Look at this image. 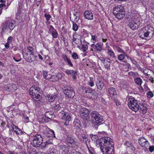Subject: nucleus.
Listing matches in <instances>:
<instances>
[{"mask_svg":"<svg viewBox=\"0 0 154 154\" xmlns=\"http://www.w3.org/2000/svg\"><path fill=\"white\" fill-rule=\"evenodd\" d=\"M112 143V139L109 137H104L100 139L99 145L103 154L114 153Z\"/></svg>","mask_w":154,"mask_h":154,"instance_id":"f257e3e1","label":"nucleus"},{"mask_svg":"<svg viewBox=\"0 0 154 154\" xmlns=\"http://www.w3.org/2000/svg\"><path fill=\"white\" fill-rule=\"evenodd\" d=\"M153 27L148 25L144 27L139 31L138 35L142 39L149 40L152 37L154 34Z\"/></svg>","mask_w":154,"mask_h":154,"instance_id":"f03ea898","label":"nucleus"},{"mask_svg":"<svg viewBox=\"0 0 154 154\" xmlns=\"http://www.w3.org/2000/svg\"><path fill=\"white\" fill-rule=\"evenodd\" d=\"M80 135L81 137L80 139L81 141L86 145L89 154H96L94 148L90 146V145H88L90 141L88 138V136L86 134L81 133Z\"/></svg>","mask_w":154,"mask_h":154,"instance_id":"7ed1b4c3","label":"nucleus"},{"mask_svg":"<svg viewBox=\"0 0 154 154\" xmlns=\"http://www.w3.org/2000/svg\"><path fill=\"white\" fill-rule=\"evenodd\" d=\"M14 25V21L13 20H10L5 21L2 28V32H4L7 31L8 29L11 30H13L15 27Z\"/></svg>","mask_w":154,"mask_h":154,"instance_id":"20e7f679","label":"nucleus"},{"mask_svg":"<svg viewBox=\"0 0 154 154\" xmlns=\"http://www.w3.org/2000/svg\"><path fill=\"white\" fill-rule=\"evenodd\" d=\"M43 140V138L41 135L37 134L33 137L31 143L34 146L38 147L42 143Z\"/></svg>","mask_w":154,"mask_h":154,"instance_id":"39448f33","label":"nucleus"},{"mask_svg":"<svg viewBox=\"0 0 154 154\" xmlns=\"http://www.w3.org/2000/svg\"><path fill=\"white\" fill-rule=\"evenodd\" d=\"M99 60L103 63L105 68L107 70L110 69V60L109 58H105L102 57H99Z\"/></svg>","mask_w":154,"mask_h":154,"instance_id":"423d86ee","label":"nucleus"},{"mask_svg":"<svg viewBox=\"0 0 154 154\" xmlns=\"http://www.w3.org/2000/svg\"><path fill=\"white\" fill-rule=\"evenodd\" d=\"M137 111L143 114H145L147 112V110L146 107L145 106L142 105H139L137 104V103H135V112Z\"/></svg>","mask_w":154,"mask_h":154,"instance_id":"0eeeda50","label":"nucleus"},{"mask_svg":"<svg viewBox=\"0 0 154 154\" xmlns=\"http://www.w3.org/2000/svg\"><path fill=\"white\" fill-rule=\"evenodd\" d=\"M139 144L142 147L146 149H148L149 146L148 141L144 137H140L138 139Z\"/></svg>","mask_w":154,"mask_h":154,"instance_id":"6e6552de","label":"nucleus"},{"mask_svg":"<svg viewBox=\"0 0 154 154\" xmlns=\"http://www.w3.org/2000/svg\"><path fill=\"white\" fill-rule=\"evenodd\" d=\"M92 123L95 125H100L103 121L102 116H92Z\"/></svg>","mask_w":154,"mask_h":154,"instance_id":"1a4fd4ad","label":"nucleus"},{"mask_svg":"<svg viewBox=\"0 0 154 154\" xmlns=\"http://www.w3.org/2000/svg\"><path fill=\"white\" fill-rule=\"evenodd\" d=\"M41 90L38 86H33L30 88L29 90L30 96L36 94L38 92L41 93Z\"/></svg>","mask_w":154,"mask_h":154,"instance_id":"9d476101","label":"nucleus"},{"mask_svg":"<svg viewBox=\"0 0 154 154\" xmlns=\"http://www.w3.org/2000/svg\"><path fill=\"white\" fill-rule=\"evenodd\" d=\"M64 93L66 96L69 97H73L75 96V93L72 88H68L64 91Z\"/></svg>","mask_w":154,"mask_h":154,"instance_id":"9b49d317","label":"nucleus"},{"mask_svg":"<svg viewBox=\"0 0 154 154\" xmlns=\"http://www.w3.org/2000/svg\"><path fill=\"white\" fill-rule=\"evenodd\" d=\"M52 118V117L50 118L46 116H38L37 120L39 122L44 123L49 122Z\"/></svg>","mask_w":154,"mask_h":154,"instance_id":"f8f14e48","label":"nucleus"},{"mask_svg":"<svg viewBox=\"0 0 154 154\" xmlns=\"http://www.w3.org/2000/svg\"><path fill=\"white\" fill-rule=\"evenodd\" d=\"M67 75H71L72 76V79L74 80L76 79V75L78 73L77 71L76 70H69L66 69L64 72Z\"/></svg>","mask_w":154,"mask_h":154,"instance_id":"ddd939ff","label":"nucleus"},{"mask_svg":"<svg viewBox=\"0 0 154 154\" xmlns=\"http://www.w3.org/2000/svg\"><path fill=\"white\" fill-rule=\"evenodd\" d=\"M134 103V98L132 96H130L128 100V105L129 108L133 111H134L135 109Z\"/></svg>","mask_w":154,"mask_h":154,"instance_id":"4468645a","label":"nucleus"},{"mask_svg":"<svg viewBox=\"0 0 154 154\" xmlns=\"http://www.w3.org/2000/svg\"><path fill=\"white\" fill-rule=\"evenodd\" d=\"M23 55L24 57H25V58L27 61L29 62H31L34 61L35 59V56L33 53L29 55L28 56V54L26 53H23Z\"/></svg>","mask_w":154,"mask_h":154,"instance_id":"2eb2a0df","label":"nucleus"},{"mask_svg":"<svg viewBox=\"0 0 154 154\" xmlns=\"http://www.w3.org/2000/svg\"><path fill=\"white\" fill-rule=\"evenodd\" d=\"M124 8L123 6L121 5L116 6L113 9V13L114 15H116V14L120 12Z\"/></svg>","mask_w":154,"mask_h":154,"instance_id":"dca6fc26","label":"nucleus"},{"mask_svg":"<svg viewBox=\"0 0 154 154\" xmlns=\"http://www.w3.org/2000/svg\"><path fill=\"white\" fill-rule=\"evenodd\" d=\"M86 91H88L89 93L91 95V99L92 100H95L97 98V94L95 91L89 89H87Z\"/></svg>","mask_w":154,"mask_h":154,"instance_id":"f3484780","label":"nucleus"},{"mask_svg":"<svg viewBox=\"0 0 154 154\" xmlns=\"http://www.w3.org/2000/svg\"><path fill=\"white\" fill-rule=\"evenodd\" d=\"M125 11L124 8L123 10L120 11V12L116 14V15H114L116 18L119 20L122 19L125 16Z\"/></svg>","mask_w":154,"mask_h":154,"instance_id":"a211bd4d","label":"nucleus"},{"mask_svg":"<svg viewBox=\"0 0 154 154\" xmlns=\"http://www.w3.org/2000/svg\"><path fill=\"white\" fill-rule=\"evenodd\" d=\"M84 15L85 18L88 20H92L93 19V15L91 11H85Z\"/></svg>","mask_w":154,"mask_h":154,"instance_id":"6ab92c4d","label":"nucleus"},{"mask_svg":"<svg viewBox=\"0 0 154 154\" xmlns=\"http://www.w3.org/2000/svg\"><path fill=\"white\" fill-rule=\"evenodd\" d=\"M79 13L76 12L75 14H74L73 15L70 17V19L72 22H77L79 19Z\"/></svg>","mask_w":154,"mask_h":154,"instance_id":"aec40b11","label":"nucleus"},{"mask_svg":"<svg viewBox=\"0 0 154 154\" xmlns=\"http://www.w3.org/2000/svg\"><path fill=\"white\" fill-rule=\"evenodd\" d=\"M108 91L109 94H110V95L113 98L114 96L116 95L117 94V93L116 91V90L113 87H110L108 89Z\"/></svg>","mask_w":154,"mask_h":154,"instance_id":"412c9836","label":"nucleus"},{"mask_svg":"<svg viewBox=\"0 0 154 154\" xmlns=\"http://www.w3.org/2000/svg\"><path fill=\"white\" fill-rule=\"evenodd\" d=\"M91 46L97 51H100L102 50V47L99 43H97L96 45L93 44L91 45Z\"/></svg>","mask_w":154,"mask_h":154,"instance_id":"4be33fe9","label":"nucleus"},{"mask_svg":"<svg viewBox=\"0 0 154 154\" xmlns=\"http://www.w3.org/2000/svg\"><path fill=\"white\" fill-rule=\"evenodd\" d=\"M77 141L76 139L75 138H74L70 140L69 142L67 143V144L69 146L74 147L75 145H77L78 144Z\"/></svg>","mask_w":154,"mask_h":154,"instance_id":"5701e85b","label":"nucleus"},{"mask_svg":"<svg viewBox=\"0 0 154 154\" xmlns=\"http://www.w3.org/2000/svg\"><path fill=\"white\" fill-rule=\"evenodd\" d=\"M80 113V115L82 116H84L85 115H87L88 116L89 115L90 112L88 109L86 108H82L80 109L79 111Z\"/></svg>","mask_w":154,"mask_h":154,"instance_id":"b1692460","label":"nucleus"},{"mask_svg":"<svg viewBox=\"0 0 154 154\" xmlns=\"http://www.w3.org/2000/svg\"><path fill=\"white\" fill-rule=\"evenodd\" d=\"M107 52L108 55L110 57L114 58H116V56L114 52L111 48L109 47L107 49Z\"/></svg>","mask_w":154,"mask_h":154,"instance_id":"393cba45","label":"nucleus"},{"mask_svg":"<svg viewBox=\"0 0 154 154\" xmlns=\"http://www.w3.org/2000/svg\"><path fill=\"white\" fill-rule=\"evenodd\" d=\"M31 96L33 100L37 101L38 103H39V102H40V100L42 97L40 95L36 94L31 95Z\"/></svg>","mask_w":154,"mask_h":154,"instance_id":"a878e982","label":"nucleus"},{"mask_svg":"<svg viewBox=\"0 0 154 154\" xmlns=\"http://www.w3.org/2000/svg\"><path fill=\"white\" fill-rule=\"evenodd\" d=\"M96 85L97 88L101 90L104 86V84L103 82L98 80L96 82Z\"/></svg>","mask_w":154,"mask_h":154,"instance_id":"bb28decb","label":"nucleus"},{"mask_svg":"<svg viewBox=\"0 0 154 154\" xmlns=\"http://www.w3.org/2000/svg\"><path fill=\"white\" fill-rule=\"evenodd\" d=\"M63 56L64 61L66 62L67 63L68 65L71 67H72L73 65L70 59L69 58L67 57L65 54L63 55Z\"/></svg>","mask_w":154,"mask_h":154,"instance_id":"cd10ccee","label":"nucleus"},{"mask_svg":"<svg viewBox=\"0 0 154 154\" xmlns=\"http://www.w3.org/2000/svg\"><path fill=\"white\" fill-rule=\"evenodd\" d=\"M62 119L64 120L65 122L64 124L66 125H68L69 122L71 119L70 116H63Z\"/></svg>","mask_w":154,"mask_h":154,"instance_id":"c85d7f7f","label":"nucleus"},{"mask_svg":"<svg viewBox=\"0 0 154 154\" xmlns=\"http://www.w3.org/2000/svg\"><path fill=\"white\" fill-rule=\"evenodd\" d=\"M11 127L12 129L17 134H19L21 133V131L19 130L17 127L13 124H11Z\"/></svg>","mask_w":154,"mask_h":154,"instance_id":"c756f323","label":"nucleus"},{"mask_svg":"<svg viewBox=\"0 0 154 154\" xmlns=\"http://www.w3.org/2000/svg\"><path fill=\"white\" fill-rule=\"evenodd\" d=\"M134 17H132L131 19V21L128 24V26L130 27L133 30H134L135 29V27L134 26L135 22L134 21Z\"/></svg>","mask_w":154,"mask_h":154,"instance_id":"7c9ffc66","label":"nucleus"},{"mask_svg":"<svg viewBox=\"0 0 154 154\" xmlns=\"http://www.w3.org/2000/svg\"><path fill=\"white\" fill-rule=\"evenodd\" d=\"M42 129L43 130V132L46 135L47 134H48V132L51 133V129L49 128L47 126H43L42 127Z\"/></svg>","mask_w":154,"mask_h":154,"instance_id":"2f4dec72","label":"nucleus"},{"mask_svg":"<svg viewBox=\"0 0 154 154\" xmlns=\"http://www.w3.org/2000/svg\"><path fill=\"white\" fill-rule=\"evenodd\" d=\"M52 29H51V33L53 37L55 38H57L58 36V33L56 30L53 27L51 26Z\"/></svg>","mask_w":154,"mask_h":154,"instance_id":"473e14b6","label":"nucleus"},{"mask_svg":"<svg viewBox=\"0 0 154 154\" xmlns=\"http://www.w3.org/2000/svg\"><path fill=\"white\" fill-rule=\"evenodd\" d=\"M56 97V94H55L50 95L48 98V100L49 102H51L54 101L55 100Z\"/></svg>","mask_w":154,"mask_h":154,"instance_id":"72a5a7b5","label":"nucleus"},{"mask_svg":"<svg viewBox=\"0 0 154 154\" xmlns=\"http://www.w3.org/2000/svg\"><path fill=\"white\" fill-rule=\"evenodd\" d=\"M75 137H73L71 135L68 134H66V137L65 138L66 142H67V144L69 142L70 140H71L72 139L74 138Z\"/></svg>","mask_w":154,"mask_h":154,"instance_id":"f704fd0d","label":"nucleus"},{"mask_svg":"<svg viewBox=\"0 0 154 154\" xmlns=\"http://www.w3.org/2000/svg\"><path fill=\"white\" fill-rule=\"evenodd\" d=\"M13 59L15 61L18 62L21 60V58L20 55L19 54H17L13 57Z\"/></svg>","mask_w":154,"mask_h":154,"instance_id":"c9c22d12","label":"nucleus"},{"mask_svg":"<svg viewBox=\"0 0 154 154\" xmlns=\"http://www.w3.org/2000/svg\"><path fill=\"white\" fill-rule=\"evenodd\" d=\"M80 122L78 119H75L73 122L74 125L76 128H79L80 126Z\"/></svg>","mask_w":154,"mask_h":154,"instance_id":"e433bc0d","label":"nucleus"},{"mask_svg":"<svg viewBox=\"0 0 154 154\" xmlns=\"http://www.w3.org/2000/svg\"><path fill=\"white\" fill-rule=\"evenodd\" d=\"M142 80L140 78H135V83L138 85H141L142 83Z\"/></svg>","mask_w":154,"mask_h":154,"instance_id":"4c0bfd02","label":"nucleus"},{"mask_svg":"<svg viewBox=\"0 0 154 154\" xmlns=\"http://www.w3.org/2000/svg\"><path fill=\"white\" fill-rule=\"evenodd\" d=\"M8 89H10V91H14L17 90V87L15 85L12 84L9 87Z\"/></svg>","mask_w":154,"mask_h":154,"instance_id":"58836bf2","label":"nucleus"},{"mask_svg":"<svg viewBox=\"0 0 154 154\" xmlns=\"http://www.w3.org/2000/svg\"><path fill=\"white\" fill-rule=\"evenodd\" d=\"M51 131H52L51 133L48 132V134H47L46 136L48 137H55V135L54 131L51 129Z\"/></svg>","mask_w":154,"mask_h":154,"instance_id":"ea45409f","label":"nucleus"},{"mask_svg":"<svg viewBox=\"0 0 154 154\" xmlns=\"http://www.w3.org/2000/svg\"><path fill=\"white\" fill-rule=\"evenodd\" d=\"M125 53L124 54H119L118 55V59L120 61L122 60L125 58Z\"/></svg>","mask_w":154,"mask_h":154,"instance_id":"a19ab883","label":"nucleus"},{"mask_svg":"<svg viewBox=\"0 0 154 154\" xmlns=\"http://www.w3.org/2000/svg\"><path fill=\"white\" fill-rule=\"evenodd\" d=\"M51 81L52 82H55L58 81V79L56 75H51L50 78Z\"/></svg>","mask_w":154,"mask_h":154,"instance_id":"79ce46f5","label":"nucleus"},{"mask_svg":"<svg viewBox=\"0 0 154 154\" xmlns=\"http://www.w3.org/2000/svg\"><path fill=\"white\" fill-rule=\"evenodd\" d=\"M31 49L32 48H28L26 51V52H22V54H23V53H26L27 54H28V56L29 55L32 53Z\"/></svg>","mask_w":154,"mask_h":154,"instance_id":"37998d69","label":"nucleus"},{"mask_svg":"<svg viewBox=\"0 0 154 154\" xmlns=\"http://www.w3.org/2000/svg\"><path fill=\"white\" fill-rule=\"evenodd\" d=\"M57 151L55 148H53L50 150V154H57Z\"/></svg>","mask_w":154,"mask_h":154,"instance_id":"c03bdc74","label":"nucleus"},{"mask_svg":"<svg viewBox=\"0 0 154 154\" xmlns=\"http://www.w3.org/2000/svg\"><path fill=\"white\" fill-rule=\"evenodd\" d=\"M145 76L147 79H149L152 83H153V79L151 75V74H149L145 75Z\"/></svg>","mask_w":154,"mask_h":154,"instance_id":"a18cd8bd","label":"nucleus"},{"mask_svg":"<svg viewBox=\"0 0 154 154\" xmlns=\"http://www.w3.org/2000/svg\"><path fill=\"white\" fill-rule=\"evenodd\" d=\"M115 48L118 52H122L123 54H125V52L119 47L118 46H116Z\"/></svg>","mask_w":154,"mask_h":154,"instance_id":"49530a36","label":"nucleus"},{"mask_svg":"<svg viewBox=\"0 0 154 154\" xmlns=\"http://www.w3.org/2000/svg\"><path fill=\"white\" fill-rule=\"evenodd\" d=\"M81 49L83 52H85L88 49L87 45L86 44L83 45L82 46Z\"/></svg>","mask_w":154,"mask_h":154,"instance_id":"de8ad7c7","label":"nucleus"},{"mask_svg":"<svg viewBox=\"0 0 154 154\" xmlns=\"http://www.w3.org/2000/svg\"><path fill=\"white\" fill-rule=\"evenodd\" d=\"M126 144L128 145H129V146H128L130 148V149L133 151L135 150V148L133 146V145L132 143H129V142H127L126 143Z\"/></svg>","mask_w":154,"mask_h":154,"instance_id":"09e8293b","label":"nucleus"},{"mask_svg":"<svg viewBox=\"0 0 154 154\" xmlns=\"http://www.w3.org/2000/svg\"><path fill=\"white\" fill-rule=\"evenodd\" d=\"M126 144L128 145H129V146H128L130 148V149L133 151L135 150V148L133 146V145L132 143H129V142H127L126 143Z\"/></svg>","mask_w":154,"mask_h":154,"instance_id":"8fccbe9b","label":"nucleus"},{"mask_svg":"<svg viewBox=\"0 0 154 154\" xmlns=\"http://www.w3.org/2000/svg\"><path fill=\"white\" fill-rule=\"evenodd\" d=\"M78 28V27L77 24L75 23H73L72 26V29L73 30L75 31H76L77 30Z\"/></svg>","mask_w":154,"mask_h":154,"instance_id":"3c124183","label":"nucleus"},{"mask_svg":"<svg viewBox=\"0 0 154 154\" xmlns=\"http://www.w3.org/2000/svg\"><path fill=\"white\" fill-rule=\"evenodd\" d=\"M54 109L56 110H58L60 108V104L58 103H56L55 105L53 106Z\"/></svg>","mask_w":154,"mask_h":154,"instance_id":"603ef678","label":"nucleus"},{"mask_svg":"<svg viewBox=\"0 0 154 154\" xmlns=\"http://www.w3.org/2000/svg\"><path fill=\"white\" fill-rule=\"evenodd\" d=\"M91 41L93 44H94L96 42V37L94 35H91Z\"/></svg>","mask_w":154,"mask_h":154,"instance_id":"864d4df0","label":"nucleus"},{"mask_svg":"<svg viewBox=\"0 0 154 154\" xmlns=\"http://www.w3.org/2000/svg\"><path fill=\"white\" fill-rule=\"evenodd\" d=\"M148 71H149V72H152V71L149 69H145L144 70L143 72L145 74V75H147L149 74L148 73Z\"/></svg>","mask_w":154,"mask_h":154,"instance_id":"5fc2aeb1","label":"nucleus"},{"mask_svg":"<svg viewBox=\"0 0 154 154\" xmlns=\"http://www.w3.org/2000/svg\"><path fill=\"white\" fill-rule=\"evenodd\" d=\"M149 98H151L153 96V94L152 92L150 91L148 92L147 94Z\"/></svg>","mask_w":154,"mask_h":154,"instance_id":"6e6d98bb","label":"nucleus"},{"mask_svg":"<svg viewBox=\"0 0 154 154\" xmlns=\"http://www.w3.org/2000/svg\"><path fill=\"white\" fill-rule=\"evenodd\" d=\"M48 72L46 71H44L43 72V77L45 79H49V78L48 77L47 78L48 75Z\"/></svg>","mask_w":154,"mask_h":154,"instance_id":"4d7b16f0","label":"nucleus"},{"mask_svg":"<svg viewBox=\"0 0 154 154\" xmlns=\"http://www.w3.org/2000/svg\"><path fill=\"white\" fill-rule=\"evenodd\" d=\"M72 56L73 58L75 59H77L79 58L77 54L75 53H73L72 54Z\"/></svg>","mask_w":154,"mask_h":154,"instance_id":"13d9d810","label":"nucleus"},{"mask_svg":"<svg viewBox=\"0 0 154 154\" xmlns=\"http://www.w3.org/2000/svg\"><path fill=\"white\" fill-rule=\"evenodd\" d=\"M6 123L5 122H2L1 124V128L3 130H4L6 129Z\"/></svg>","mask_w":154,"mask_h":154,"instance_id":"bf43d9fd","label":"nucleus"},{"mask_svg":"<svg viewBox=\"0 0 154 154\" xmlns=\"http://www.w3.org/2000/svg\"><path fill=\"white\" fill-rule=\"evenodd\" d=\"M60 149L63 151H65L67 150L66 149V146L65 145H60Z\"/></svg>","mask_w":154,"mask_h":154,"instance_id":"052dcab7","label":"nucleus"},{"mask_svg":"<svg viewBox=\"0 0 154 154\" xmlns=\"http://www.w3.org/2000/svg\"><path fill=\"white\" fill-rule=\"evenodd\" d=\"M44 16L46 18V20L47 21L49 20L51 17L50 15L47 14H45Z\"/></svg>","mask_w":154,"mask_h":154,"instance_id":"680f3d73","label":"nucleus"},{"mask_svg":"<svg viewBox=\"0 0 154 154\" xmlns=\"http://www.w3.org/2000/svg\"><path fill=\"white\" fill-rule=\"evenodd\" d=\"M113 100L115 102L116 105L117 106H119L120 105V103L118 100L115 98V97H113Z\"/></svg>","mask_w":154,"mask_h":154,"instance_id":"e2e57ef3","label":"nucleus"},{"mask_svg":"<svg viewBox=\"0 0 154 154\" xmlns=\"http://www.w3.org/2000/svg\"><path fill=\"white\" fill-rule=\"evenodd\" d=\"M149 150L150 152H152L154 151V146H149Z\"/></svg>","mask_w":154,"mask_h":154,"instance_id":"0e129e2a","label":"nucleus"},{"mask_svg":"<svg viewBox=\"0 0 154 154\" xmlns=\"http://www.w3.org/2000/svg\"><path fill=\"white\" fill-rule=\"evenodd\" d=\"M23 118L24 119V121L26 123L29 122V119L28 117L27 116H23Z\"/></svg>","mask_w":154,"mask_h":154,"instance_id":"69168bd1","label":"nucleus"},{"mask_svg":"<svg viewBox=\"0 0 154 154\" xmlns=\"http://www.w3.org/2000/svg\"><path fill=\"white\" fill-rule=\"evenodd\" d=\"M7 154H19L17 152H16L14 151H11L10 150H9L7 152Z\"/></svg>","mask_w":154,"mask_h":154,"instance_id":"338daca9","label":"nucleus"},{"mask_svg":"<svg viewBox=\"0 0 154 154\" xmlns=\"http://www.w3.org/2000/svg\"><path fill=\"white\" fill-rule=\"evenodd\" d=\"M56 75L57 76V78L58 80H59V79H60L62 76V74L60 73H58L57 74V75Z\"/></svg>","mask_w":154,"mask_h":154,"instance_id":"774afa93","label":"nucleus"}]
</instances>
